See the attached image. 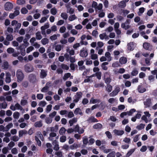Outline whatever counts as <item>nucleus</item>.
Here are the masks:
<instances>
[{"instance_id": "63", "label": "nucleus", "mask_w": 157, "mask_h": 157, "mask_svg": "<svg viewBox=\"0 0 157 157\" xmlns=\"http://www.w3.org/2000/svg\"><path fill=\"white\" fill-rule=\"evenodd\" d=\"M131 141V139L129 138L125 137L123 140V141L125 143L129 144Z\"/></svg>"}, {"instance_id": "32", "label": "nucleus", "mask_w": 157, "mask_h": 157, "mask_svg": "<svg viewBox=\"0 0 157 157\" xmlns=\"http://www.w3.org/2000/svg\"><path fill=\"white\" fill-rule=\"evenodd\" d=\"M49 27V24L48 23H46L44 25L42 26L40 28L41 30H45L47 29Z\"/></svg>"}, {"instance_id": "25", "label": "nucleus", "mask_w": 157, "mask_h": 157, "mask_svg": "<svg viewBox=\"0 0 157 157\" xmlns=\"http://www.w3.org/2000/svg\"><path fill=\"white\" fill-rule=\"evenodd\" d=\"M43 125L42 121H40L36 122L34 124V126L36 127H40Z\"/></svg>"}, {"instance_id": "54", "label": "nucleus", "mask_w": 157, "mask_h": 157, "mask_svg": "<svg viewBox=\"0 0 157 157\" xmlns=\"http://www.w3.org/2000/svg\"><path fill=\"white\" fill-rule=\"evenodd\" d=\"M66 131V129L65 128L62 127L59 131V133L61 135L64 134Z\"/></svg>"}, {"instance_id": "9", "label": "nucleus", "mask_w": 157, "mask_h": 157, "mask_svg": "<svg viewBox=\"0 0 157 157\" xmlns=\"http://www.w3.org/2000/svg\"><path fill=\"white\" fill-rule=\"evenodd\" d=\"M25 70L26 72H30L33 71V67L29 64H27L25 65Z\"/></svg>"}, {"instance_id": "55", "label": "nucleus", "mask_w": 157, "mask_h": 157, "mask_svg": "<svg viewBox=\"0 0 157 157\" xmlns=\"http://www.w3.org/2000/svg\"><path fill=\"white\" fill-rule=\"evenodd\" d=\"M28 103L27 101L26 100H21V104L22 106L26 105Z\"/></svg>"}, {"instance_id": "57", "label": "nucleus", "mask_w": 157, "mask_h": 157, "mask_svg": "<svg viewBox=\"0 0 157 157\" xmlns=\"http://www.w3.org/2000/svg\"><path fill=\"white\" fill-rule=\"evenodd\" d=\"M106 88L107 91L108 92H110L112 90V87L110 85L108 84V85H107V86Z\"/></svg>"}, {"instance_id": "33", "label": "nucleus", "mask_w": 157, "mask_h": 157, "mask_svg": "<svg viewBox=\"0 0 157 157\" xmlns=\"http://www.w3.org/2000/svg\"><path fill=\"white\" fill-rule=\"evenodd\" d=\"M77 121V119L76 118H74L70 120L69 121V123L70 124V126H72L73 124L75 122H76Z\"/></svg>"}, {"instance_id": "36", "label": "nucleus", "mask_w": 157, "mask_h": 157, "mask_svg": "<svg viewBox=\"0 0 157 157\" xmlns=\"http://www.w3.org/2000/svg\"><path fill=\"white\" fill-rule=\"evenodd\" d=\"M145 8L144 7L140 8L139 10V12H138V14L139 16L141 15L144 11Z\"/></svg>"}, {"instance_id": "12", "label": "nucleus", "mask_w": 157, "mask_h": 157, "mask_svg": "<svg viewBox=\"0 0 157 157\" xmlns=\"http://www.w3.org/2000/svg\"><path fill=\"white\" fill-rule=\"evenodd\" d=\"M127 60L126 58L124 57H122L119 59V61L120 63L121 64H124L127 62Z\"/></svg>"}, {"instance_id": "20", "label": "nucleus", "mask_w": 157, "mask_h": 157, "mask_svg": "<svg viewBox=\"0 0 157 157\" xmlns=\"http://www.w3.org/2000/svg\"><path fill=\"white\" fill-rule=\"evenodd\" d=\"M50 83H47L46 84V86L43 87L41 90V91L42 92H46L47 91L49 87L48 85H50Z\"/></svg>"}, {"instance_id": "42", "label": "nucleus", "mask_w": 157, "mask_h": 157, "mask_svg": "<svg viewBox=\"0 0 157 157\" xmlns=\"http://www.w3.org/2000/svg\"><path fill=\"white\" fill-rule=\"evenodd\" d=\"M150 46V44L147 42L144 43L143 44V46L144 48L146 50L148 49Z\"/></svg>"}, {"instance_id": "17", "label": "nucleus", "mask_w": 157, "mask_h": 157, "mask_svg": "<svg viewBox=\"0 0 157 157\" xmlns=\"http://www.w3.org/2000/svg\"><path fill=\"white\" fill-rule=\"evenodd\" d=\"M105 56L106 58L107 61H110L112 60V57L111 54L109 52H107L105 54Z\"/></svg>"}, {"instance_id": "31", "label": "nucleus", "mask_w": 157, "mask_h": 157, "mask_svg": "<svg viewBox=\"0 0 157 157\" xmlns=\"http://www.w3.org/2000/svg\"><path fill=\"white\" fill-rule=\"evenodd\" d=\"M128 101L130 103L134 104L136 102V100L135 98L132 99L131 97H129L128 98Z\"/></svg>"}, {"instance_id": "14", "label": "nucleus", "mask_w": 157, "mask_h": 157, "mask_svg": "<svg viewBox=\"0 0 157 157\" xmlns=\"http://www.w3.org/2000/svg\"><path fill=\"white\" fill-rule=\"evenodd\" d=\"M138 90L139 92L140 93H143L145 92L146 89L144 87L141 85H139L138 88Z\"/></svg>"}, {"instance_id": "35", "label": "nucleus", "mask_w": 157, "mask_h": 157, "mask_svg": "<svg viewBox=\"0 0 157 157\" xmlns=\"http://www.w3.org/2000/svg\"><path fill=\"white\" fill-rule=\"evenodd\" d=\"M41 42L43 45H45L48 43V40L47 38H44L41 40Z\"/></svg>"}, {"instance_id": "56", "label": "nucleus", "mask_w": 157, "mask_h": 157, "mask_svg": "<svg viewBox=\"0 0 157 157\" xmlns=\"http://www.w3.org/2000/svg\"><path fill=\"white\" fill-rule=\"evenodd\" d=\"M13 39V36L11 34L8 35L6 36V39L9 41H11Z\"/></svg>"}, {"instance_id": "19", "label": "nucleus", "mask_w": 157, "mask_h": 157, "mask_svg": "<svg viewBox=\"0 0 157 157\" xmlns=\"http://www.w3.org/2000/svg\"><path fill=\"white\" fill-rule=\"evenodd\" d=\"M53 144L54 145V149L56 151L58 150L59 149V147L57 141L55 140Z\"/></svg>"}, {"instance_id": "2", "label": "nucleus", "mask_w": 157, "mask_h": 157, "mask_svg": "<svg viewBox=\"0 0 157 157\" xmlns=\"http://www.w3.org/2000/svg\"><path fill=\"white\" fill-rule=\"evenodd\" d=\"M16 75L17 78V81L18 82L21 81L24 78V75L21 70H19L17 71Z\"/></svg>"}, {"instance_id": "34", "label": "nucleus", "mask_w": 157, "mask_h": 157, "mask_svg": "<svg viewBox=\"0 0 157 157\" xmlns=\"http://www.w3.org/2000/svg\"><path fill=\"white\" fill-rule=\"evenodd\" d=\"M77 18V17L74 14L70 16L68 18V20L70 21H72L76 19Z\"/></svg>"}, {"instance_id": "51", "label": "nucleus", "mask_w": 157, "mask_h": 157, "mask_svg": "<svg viewBox=\"0 0 157 157\" xmlns=\"http://www.w3.org/2000/svg\"><path fill=\"white\" fill-rule=\"evenodd\" d=\"M13 126V124L12 123L6 125L5 128L6 130L8 131L10 128H12Z\"/></svg>"}, {"instance_id": "44", "label": "nucleus", "mask_w": 157, "mask_h": 157, "mask_svg": "<svg viewBox=\"0 0 157 157\" xmlns=\"http://www.w3.org/2000/svg\"><path fill=\"white\" fill-rule=\"evenodd\" d=\"M14 51V49L12 48H9L7 49V52L9 54L13 53Z\"/></svg>"}, {"instance_id": "23", "label": "nucleus", "mask_w": 157, "mask_h": 157, "mask_svg": "<svg viewBox=\"0 0 157 157\" xmlns=\"http://www.w3.org/2000/svg\"><path fill=\"white\" fill-rule=\"evenodd\" d=\"M145 126L144 124L141 123L137 125L136 128L139 130H141L144 128Z\"/></svg>"}, {"instance_id": "30", "label": "nucleus", "mask_w": 157, "mask_h": 157, "mask_svg": "<svg viewBox=\"0 0 157 157\" xmlns=\"http://www.w3.org/2000/svg\"><path fill=\"white\" fill-rule=\"evenodd\" d=\"M36 38L38 40H40L42 38V36L40 32H37L36 33Z\"/></svg>"}, {"instance_id": "46", "label": "nucleus", "mask_w": 157, "mask_h": 157, "mask_svg": "<svg viewBox=\"0 0 157 157\" xmlns=\"http://www.w3.org/2000/svg\"><path fill=\"white\" fill-rule=\"evenodd\" d=\"M67 12H69L70 14H72L74 12V10L70 7V6H68L67 7Z\"/></svg>"}, {"instance_id": "48", "label": "nucleus", "mask_w": 157, "mask_h": 157, "mask_svg": "<svg viewBox=\"0 0 157 157\" xmlns=\"http://www.w3.org/2000/svg\"><path fill=\"white\" fill-rule=\"evenodd\" d=\"M102 8V4L101 3L99 4L98 5H97V7L95 9V10L97 11L98 10H100Z\"/></svg>"}, {"instance_id": "61", "label": "nucleus", "mask_w": 157, "mask_h": 157, "mask_svg": "<svg viewBox=\"0 0 157 157\" xmlns=\"http://www.w3.org/2000/svg\"><path fill=\"white\" fill-rule=\"evenodd\" d=\"M112 66L114 67H117L120 66V65L119 63L118 62L116 61L113 62L112 63Z\"/></svg>"}, {"instance_id": "49", "label": "nucleus", "mask_w": 157, "mask_h": 157, "mask_svg": "<svg viewBox=\"0 0 157 157\" xmlns=\"http://www.w3.org/2000/svg\"><path fill=\"white\" fill-rule=\"evenodd\" d=\"M62 48V46L60 44H58L56 45L55 47V50L59 52L61 49Z\"/></svg>"}, {"instance_id": "15", "label": "nucleus", "mask_w": 157, "mask_h": 157, "mask_svg": "<svg viewBox=\"0 0 157 157\" xmlns=\"http://www.w3.org/2000/svg\"><path fill=\"white\" fill-rule=\"evenodd\" d=\"M99 37L100 39L101 40H103L104 39H108V37L107 35L105 33H103L100 34L99 35Z\"/></svg>"}, {"instance_id": "41", "label": "nucleus", "mask_w": 157, "mask_h": 157, "mask_svg": "<svg viewBox=\"0 0 157 157\" xmlns=\"http://www.w3.org/2000/svg\"><path fill=\"white\" fill-rule=\"evenodd\" d=\"M50 12L53 15H56L57 12V10L55 8H52L50 10Z\"/></svg>"}, {"instance_id": "22", "label": "nucleus", "mask_w": 157, "mask_h": 157, "mask_svg": "<svg viewBox=\"0 0 157 157\" xmlns=\"http://www.w3.org/2000/svg\"><path fill=\"white\" fill-rule=\"evenodd\" d=\"M100 102V100L99 99H94L93 98H92L90 100V103L92 104H95Z\"/></svg>"}, {"instance_id": "38", "label": "nucleus", "mask_w": 157, "mask_h": 157, "mask_svg": "<svg viewBox=\"0 0 157 157\" xmlns=\"http://www.w3.org/2000/svg\"><path fill=\"white\" fill-rule=\"evenodd\" d=\"M7 105V103L6 102H4L2 103H0V108L2 109H6Z\"/></svg>"}, {"instance_id": "58", "label": "nucleus", "mask_w": 157, "mask_h": 157, "mask_svg": "<svg viewBox=\"0 0 157 157\" xmlns=\"http://www.w3.org/2000/svg\"><path fill=\"white\" fill-rule=\"evenodd\" d=\"M71 75V74L69 73H68L65 74L63 78V79L65 80H67L69 77H70Z\"/></svg>"}, {"instance_id": "28", "label": "nucleus", "mask_w": 157, "mask_h": 157, "mask_svg": "<svg viewBox=\"0 0 157 157\" xmlns=\"http://www.w3.org/2000/svg\"><path fill=\"white\" fill-rule=\"evenodd\" d=\"M126 2L123 1H121L120 2L119 4V7L122 8H124L125 7L126 5Z\"/></svg>"}, {"instance_id": "29", "label": "nucleus", "mask_w": 157, "mask_h": 157, "mask_svg": "<svg viewBox=\"0 0 157 157\" xmlns=\"http://www.w3.org/2000/svg\"><path fill=\"white\" fill-rule=\"evenodd\" d=\"M74 113L76 115L79 114L82 115V112L81 111L80 109L79 108H77L75 109L74 111Z\"/></svg>"}, {"instance_id": "62", "label": "nucleus", "mask_w": 157, "mask_h": 157, "mask_svg": "<svg viewBox=\"0 0 157 157\" xmlns=\"http://www.w3.org/2000/svg\"><path fill=\"white\" fill-rule=\"evenodd\" d=\"M8 63L7 62L5 61L4 62L3 67H4L3 69H7L8 68Z\"/></svg>"}, {"instance_id": "50", "label": "nucleus", "mask_w": 157, "mask_h": 157, "mask_svg": "<svg viewBox=\"0 0 157 157\" xmlns=\"http://www.w3.org/2000/svg\"><path fill=\"white\" fill-rule=\"evenodd\" d=\"M102 127V125L101 124L99 123H98L94 126V128L95 129L100 128Z\"/></svg>"}, {"instance_id": "7", "label": "nucleus", "mask_w": 157, "mask_h": 157, "mask_svg": "<svg viewBox=\"0 0 157 157\" xmlns=\"http://www.w3.org/2000/svg\"><path fill=\"white\" fill-rule=\"evenodd\" d=\"M82 95V93L80 92H77L75 96V98L73 101L75 103L77 102L78 101L79 99L81 98Z\"/></svg>"}, {"instance_id": "64", "label": "nucleus", "mask_w": 157, "mask_h": 157, "mask_svg": "<svg viewBox=\"0 0 157 157\" xmlns=\"http://www.w3.org/2000/svg\"><path fill=\"white\" fill-rule=\"evenodd\" d=\"M52 108V105H48L46 109V112L47 113H49L50 112L51 109Z\"/></svg>"}, {"instance_id": "21", "label": "nucleus", "mask_w": 157, "mask_h": 157, "mask_svg": "<svg viewBox=\"0 0 157 157\" xmlns=\"http://www.w3.org/2000/svg\"><path fill=\"white\" fill-rule=\"evenodd\" d=\"M135 150V148L130 149L127 153L126 155V157H129L133 153Z\"/></svg>"}, {"instance_id": "18", "label": "nucleus", "mask_w": 157, "mask_h": 157, "mask_svg": "<svg viewBox=\"0 0 157 157\" xmlns=\"http://www.w3.org/2000/svg\"><path fill=\"white\" fill-rule=\"evenodd\" d=\"M109 64L107 62H105L103 63L101 65V67L102 69L105 71H106L108 69V67L106 66V65Z\"/></svg>"}, {"instance_id": "5", "label": "nucleus", "mask_w": 157, "mask_h": 157, "mask_svg": "<svg viewBox=\"0 0 157 157\" xmlns=\"http://www.w3.org/2000/svg\"><path fill=\"white\" fill-rule=\"evenodd\" d=\"M13 7V4L9 2H6L5 5V9L6 11H10Z\"/></svg>"}, {"instance_id": "16", "label": "nucleus", "mask_w": 157, "mask_h": 157, "mask_svg": "<svg viewBox=\"0 0 157 157\" xmlns=\"http://www.w3.org/2000/svg\"><path fill=\"white\" fill-rule=\"evenodd\" d=\"M5 82L6 83H10L11 82L10 75L8 73L6 74Z\"/></svg>"}, {"instance_id": "11", "label": "nucleus", "mask_w": 157, "mask_h": 157, "mask_svg": "<svg viewBox=\"0 0 157 157\" xmlns=\"http://www.w3.org/2000/svg\"><path fill=\"white\" fill-rule=\"evenodd\" d=\"M144 104L146 108L150 107L151 105V99L150 98L147 99L144 102Z\"/></svg>"}, {"instance_id": "52", "label": "nucleus", "mask_w": 157, "mask_h": 157, "mask_svg": "<svg viewBox=\"0 0 157 157\" xmlns=\"http://www.w3.org/2000/svg\"><path fill=\"white\" fill-rule=\"evenodd\" d=\"M66 140V136H61L60 138V141L61 142H64Z\"/></svg>"}, {"instance_id": "59", "label": "nucleus", "mask_w": 157, "mask_h": 157, "mask_svg": "<svg viewBox=\"0 0 157 157\" xmlns=\"http://www.w3.org/2000/svg\"><path fill=\"white\" fill-rule=\"evenodd\" d=\"M115 152L114 151H113L108 154L107 157H115Z\"/></svg>"}, {"instance_id": "60", "label": "nucleus", "mask_w": 157, "mask_h": 157, "mask_svg": "<svg viewBox=\"0 0 157 157\" xmlns=\"http://www.w3.org/2000/svg\"><path fill=\"white\" fill-rule=\"evenodd\" d=\"M94 76V75H92L88 77V78L85 79L84 81L85 82H87L90 81L91 80V78Z\"/></svg>"}, {"instance_id": "45", "label": "nucleus", "mask_w": 157, "mask_h": 157, "mask_svg": "<svg viewBox=\"0 0 157 157\" xmlns=\"http://www.w3.org/2000/svg\"><path fill=\"white\" fill-rule=\"evenodd\" d=\"M61 16L65 20L67 19L68 17L67 14L65 13H62L61 14Z\"/></svg>"}, {"instance_id": "13", "label": "nucleus", "mask_w": 157, "mask_h": 157, "mask_svg": "<svg viewBox=\"0 0 157 157\" xmlns=\"http://www.w3.org/2000/svg\"><path fill=\"white\" fill-rule=\"evenodd\" d=\"M113 132L115 134L118 136L122 135L124 133V132L123 130H118L116 129L114 130Z\"/></svg>"}, {"instance_id": "40", "label": "nucleus", "mask_w": 157, "mask_h": 157, "mask_svg": "<svg viewBox=\"0 0 157 157\" xmlns=\"http://www.w3.org/2000/svg\"><path fill=\"white\" fill-rule=\"evenodd\" d=\"M34 49V47L32 46H30L28 48L26 49V52L29 53L30 52L33 51Z\"/></svg>"}, {"instance_id": "47", "label": "nucleus", "mask_w": 157, "mask_h": 157, "mask_svg": "<svg viewBox=\"0 0 157 157\" xmlns=\"http://www.w3.org/2000/svg\"><path fill=\"white\" fill-rule=\"evenodd\" d=\"M136 111V110L135 109H132L129 112H127L128 115L129 116H131Z\"/></svg>"}, {"instance_id": "27", "label": "nucleus", "mask_w": 157, "mask_h": 157, "mask_svg": "<svg viewBox=\"0 0 157 157\" xmlns=\"http://www.w3.org/2000/svg\"><path fill=\"white\" fill-rule=\"evenodd\" d=\"M47 75L46 72L45 70H42L40 72V77L42 78H44Z\"/></svg>"}, {"instance_id": "3", "label": "nucleus", "mask_w": 157, "mask_h": 157, "mask_svg": "<svg viewBox=\"0 0 157 157\" xmlns=\"http://www.w3.org/2000/svg\"><path fill=\"white\" fill-rule=\"evenodd\" d=\"M19 8L17 7L15 9V11L13 13H10L9 15V17L11 19H13L16 16L18 15L19 13Z\"/></svg>"}, {"instance_id": "53", "label": "nucleus", "mask_w": 157, "mask_h": 157, "mask_svg": "<svg viewBox=\"0 0 157 157\" xmlns=\"http://www.w3.org/2000/svg\"><path fill=\"white\" fill-rule=\"evenodd\" d=\"M78 147V144H76L75 143V144H73L72 145H71L70 147V148L71 149L73 150V149H75L77 148Z\"/></svg>"}, {"instance_id": "10", "label": "nucleus", "mask_w": 157, "mask_h": 157, "mask_svg": "<svg viewBox=\"0 0 157 157\" xmlns=\"http://www.w3.org/2000/svg\"><path fill=\"white\" fill-rule=\"evenodd\" d=\"M135 44L133 42H131L127 44V49L129 51H132L135 48Z\"/></svg>"}, {"instance_id": "6", "label": "nucleus", "mask_w": 157, "mask_h": 157, "mask_svg": "<svg viewBox=\"0 0 157 157\" xmlns=\"http://www.w3.org/2000/svg\"><path fill=\"white\" fill-rule=\"evenodd\" d=\"M88 54L87 50L86 49L83 48L81 50L80 56L82 57H86Z\"/></svg>"}, {"instance_id": "43", "label": "nucleus", "mask_w": 157, "mask_h": 157, "mask_svg": "<svg viewBox=\"0 0 157 157\" xmlns=\"http://www.w3.org/2000/svg\"><path fill=\"white\" fill-rule=\"evenodd\" d=\"M48 17H42L40 20L39 22L40 23H43L45 22L47 19Z\"/></svg>"}, {"instance_id": "4", "label": "nucleus", "mask_w": 157, "mask_h": 157, "mask_svg": "<svg viewBox=\"0 0 157 157\" xmlns=\"http://www.w3.org/2000/svg\"><path fill=\"white\" fill-rule=\"evenodd\" d=\"M120 90V88L119 87H116L113 91L109 94V96L113 97L116 95Z\"/></svg>"}, {"instance_id": "39", "label": "nucleus", "mask_w": 157, "mask_h": 157, "mask_svg": "<svg viewBox=\"0 0 157 157\" xmlns=\"http://www.w3.org/2000/svg\"><path fill=\"white\" fill-rule=\"evenodd\" d=\"M13 116L14 118L17 119L19 117L20 113L17 112H15L13 113Z\"/></svg>"}, {"instance_id": "26", "label": "nucleus", "mask_w": 157, "mask_h": 157, "mask_svg": "<svg viewBox=\"0 0 157 157\" xmlns=\"http://www.w3.org/2000/svg\"><path fill=\"white\" fill-rule=\"evenodd\" d=\"M60 36V34H54L50 37V39L52 40H54L57 39V37Z\"/></svg>"}, {"instance_id": "8", "label": "nucleus", "mask_w": 157, "mask_h": 157, "mask_svg": "<svg viewBox=\"0 0 157 157\" xmlns=\"http://www.w3.org/2000/svg\"><path fill=\"white\" fill-rule=\"evenodd\" d=\"M129 21L127 20L124 23H122L121 24V27L125 30L127 29L130 27L129 25Z\"/></svg>"}, {"instance_id": "24", "label": "nucleus", "mask_w": 157, "mask_h": 157, "mask_svg": "<svg viewBox=\"0 0 157 157\" xmlns=\"http://www.w3.org/2000/svg\"><path fill=\"white\" fill-rule=\"evenodd\" d=\"M36 137H37V138H39L42 140H44L43 135L40 132H38L36 133V135L35 136V138H36Z\"/></svg>"}, {"instance_id": "1", "label": "nucleus", "mask_w": 157, "mask_h": 157, "mask_svg": "<svg viewBox=\"0 0 157 157\" xmlns=\"http://www.w3.org/2000/svg\"><path fill=\"white\" fill-rule=\"evenodd\" d=\"M144 114L141 117V120L144 121L146 123L150 122L151 120L148 119L151 116V114L148 111H145L144 112Z\"/></svg>"}, {"instance_id": "37", "label": "nucleus", "mask_w": 157, "mask_h": 157, "mask_svg": "<svg viewBox=\"0 0 157 157\" xmlns=\"http://www.w3.org/2000/svg\"><path fill=\"white\" fill-rule=\"evenodd\" d=\"M88 121L89 122H97L98 121L94 117H90Z\"/></svg>"}]
</instances>
